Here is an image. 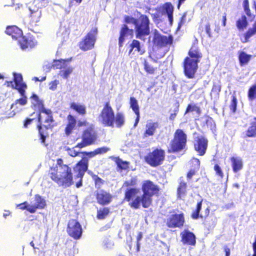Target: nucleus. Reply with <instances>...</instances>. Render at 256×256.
I'll use <instances>...</instances> for the list:
<instances>
[{
    "instance_id": "nucleus-1",
    "label": "nucleus",
    "mask_w": 256,
    "mask_h": 256,
    "mask_svg": "<svg viewBox=\"0 0 256 256\" xmlns=\"http://www.w3.org/2000/svg\"><path fill=\"white\" fill-rule=\"evenodd\" d=\"M32 105L37 108L40 112L38 114V122L40 125L38 126L39 133L40 135L42 142L44 143L45 140V136L42 132V126L46 129L51 128L53 120L52 116V112L49 110L46 109L42 102L40 100L38 96L34 94L31 97Z\"/></svg>"
},
{
    "instance_id": "nucleus-2",
    "label": "nucleus",
    "mask_w": 256,
    "mask_h": 256,
    "mask_svg": "<svg viewBox=\"0 0 256 256\" xmlns=\"http://www.w3.org/2000/svg\"><path fill=\"white\" fill-rule=\"evenodd\" d=\"M50 174L51 178L60 186L68 187L72 184L71 168L68 166L63 164L60 159L58 160L57 166L51 170Z\"/></svg>"
},
{
    "instance_id": "nucleus-3",
    "label": "nucleus",
    "mask_w": 256,
    "mask_h": 256,
    "mask_svg": "<svg viewBox=\"0 0 256 256\" xmlns=\"http://www.w3.org/2000/svg\"><path fill=\"white\" fill-rule=\"evenodd\" d=\"M68 60H55L54 61L53 64L50 66V64L45 65L44 66V70H49L50 67H54L56 68L60 69L59 72V75L64 79H68L70 74L73 72L74 68L69 64L68 62Z\"/></svg>"
},
{
    "instance_id": "nucleus-4",
    "label": "nucleus",
    "mask_w": 256,
    "mask_h": 256,
    "mask_svg": "<svg viewBox=\"0 0 256 256\" xmlns=\"http://www.w3.org/2000/svg\"><path fill=\"white\" fill-rule=\"evenodd\" d=\"M98 120L104 126H114V113L109 102L104 106L98 117Z\"/></svg>"
},
{
    "instance_id": "nucleus-5",
    "label": "nucleus",
    "mask_w": 256,
    "mask_h": 256,
    "mask_svg": "<svg viewBox=\"0 0 256 256\" xmlns=\"http://www.w3.org/2000/svg\"><path fill=\"white\" fill-rule=\"evenodd\" d=\"M142 190L143 192V194L142 196V206L146 208L151 204L152 196L158 192V189L152 182L150 181H146L142 185Z\"/></svg>"
},
{
    "instance_id": "nucleus-6",
    "label": "nucleus",
    "mask_w": 256,
    "mask_h": 256,
    "mask_svg": "<svg viewBox=\"0 0 256 256\" xmlns=\"http://www.w3.org/2000/svg\"><path fill=\"white\" fill-rule=\"evenodd\" d=\"M149 24L150 20L148 16L141 15L135 26L136 38L145 40V37L149 35L150 32Z\"/></svg>"
},
{
    "instance_id": "nucleus-7",
    "label": "nucleus",
    "mask_w": 256,
    "mask_h": 256,
    "mask_svg": "<svg viewBox=\"0 0 256 256\" xmlns=\"http://www.w3.org/2000/svg\"><path fill=\"white\" fill-rule=\"evenodd\" d=\"M81 154H86L88 157H82V160L78 164L75 168L76 170L79 171L77 177L80 178V182L76 184L77 188H80L82 185V178L88 168V158H92L97 155L96 150L90 152H82Z\"/></svg>"
},
{
    "instance_id": "nucleus-8",
    "label": "nucleus",
    "mask_w": 256,
    "mask_h": 256,
    "mask_svg": "<svg viewBox=\"0 0 256 256\" xmlns=\"http://www.w3.org/2000/svg\"><path fill=\"white\" fill-rule=\"evenodd\" d=\"M125 199L131 202H130V206L134 208H138L140 207V204H142V198L140 194V190L136 188L128 189L125 192Z\"/></svg>"
},
{
    "instance_id": "nucleus-9",
    "label": "nucleus",
    "mask_w": 256,
    "mask_h": 256,
    "mask_svg": "<svg viewBox=\"0 0 256 256\" xmlns=\"http://www.w3.org/2000/svg\"><path fill=\"white\" fill-rule=\"evenodd\" d=\"M186 135L182 130H178L174 134V140L172 142L171 150L172 152H178L186 146Z\"/></svg>"
},
{
    "instance_id": "nucleus-10",
    "label": "nucleus",
    "mask_w": 256,
    "mask_h": 256,
    "mask_svg": "<svg viewBox=\"0 0 256 256\" xmlns=\"http://www.w3.org/2000/svg\"><path fill=\"white\" fill-rule=\"evenodd\" d=\"M164 158V152L162 150H156L150 153L146 157V160L152 166H157L161 164Z\"/></svg>"
},
{
    "instance_id": "nucleus-11",
    "label": "nucleus",
    "mask_w": 256,
    "mask_h": 256,
    "mask_svg": "<svg viewBox=\"0 0 256 256\" xmlns=\"http://www.w3.org/2000/svg\"><path fill=\"white\" fill-rule=\"evenodd\" d=\"M98 30L94 28L88 33L85 39L80 44V48L84 50H87L92 48L96 40V36Z\"/></svg>"
},
{
    "instance_id": "nucleus-12",
    "label": "nucleus",
    "mask_w": 256,
    "mask_h": 256,
    "mask_svg": "<svg viewBox=\"0 0 256 256\" xmlns=\"http://www.w3.org/2000/svg\"><path fill=\"white\" fill-rule=\"evenodd\" d=\"M68 232L74 239H79L82 234V228L80 224L76 220H71L68 223Z\"/></svg>"
},
{
    "instance_id": "nucleus-13",
    "label": "nucleus",
    "mask_w": 256,
    "mask_h": 256,
    "mask_svg": "<svg viewBox=\"0 0 256 256\" xmlns=\"http://www.w3.org/2000/svg\"><path fill=\"white\" fill-rule=\"evenodd\" d=\"M192 58H186L184 63V72L185 75L188 78L194 77L198 68V63Z\"/></svg>"
},
{
    "instance_id": "nucleus-14",
    "label": "nucleus",
    "mask_w": 256,
    "mask_h": 256,
    "mask_svg": "<svg viewBox=\"0 0 256 256\" xmlns=\"http://www.w3.org/2000/svg\"><path fill=\"white\" fill-rule=\"evenodd\" d=\"M96 139L95 132L92 128L86 130L82 136V142L78 144V146L82 148L93 144Z\"/></svg>"
},
{
    "instance_id": "nucleus-15",
    "label": "nucleus",
    "mask_w": 256,
    "mask_h": 256,
    "mask_svg": "<svg viewBox=\"0 0 256 256\" xmlns=\"http://www.w3.org/2000/svg\"><path fill=\"white\" fill-rule=\"evenodd\" d=\"M153 42L156 46L162 48L172 42V39L170 37H167L160 34L156 30L154 32Z\"/></svg>"
},
{
    "instance_id": "nucleus-16",
    "label": "nucleus",
    "mask_w": 256,
    "mask_h": 256,
    "mask_svg": "<svg viewBox=\"0 0 256 256\" xmlns=\"http://www.w3.org/2000/svg\"><path fill=\"white\" fill-rule=\"evenodd\" d=\"M184 218L182 214H174L168 218L166 224L170 228H180L184 225Z\"/></svg>"
},
{
    "instance_id": "nucleus-17",
    "label": "nucleus",
    "mask_w": 256,
    "mask_h": 256,
    "mask_svg": "<svg viewBox=\"0 0 256 256\" xmlns=\"http://www.w3.org/2000/svg\"><path fill=\"white\" fill-rule=\"evenodd\" d=\"M30 11L29 18L31 24H36L40 21L42 16V10L40 8H38L35 5L28 8Z\"/></svg>"
},
{
    "instance_id": "nucleus-18",
    "label": "nucleus",
    "mask_w": 256,
    "mask_h": 256,
    "mask_svg": "<svg viewBox=\"0 0 256 256\" xmlns=\"http://www.w3.org/2000/svg\"><path fill=\"white\" fill-rule=\"evenodd\" d=\"M194 148L200 156L204 155L207 148L208 140L202 136H198L196 138Z\"/></svg>"
},
{
    "instance_id": "nucleus-19",
    "label": "nucleus",
    "mask_w": 256,
    "mask_h": 256,
    "mask_svg": "<svg viewBox=\"0 0 256 256\" xmlns=\"http://www.w3.org/2000/svg\"><path fill=\"white\" fill-rule=\"evenodd\" d=\"M34 198V201L31 202L30 207L28 208L30 213L35 212L37 209L44 208L46 206V200L39 195H36Z\"/></svg>"
},
{
    "instance_id": "nucleus-20",
    "label": "nucleus",
    "mask_w": 256,
    "mask_h": 256,
    "mask_svg": "<svg viewBox=\"0 0 256 256\" xmlns=\"http://www.w3.org/2000/svg\"><path fill=\"white\" fill-rule=\"evenodd\" d=\"M158 128V124L157 122H148L146 125L144 136L147 138L154 136Z\"/></svg>"
},
{
    "instance_id": "nucleus-21",
    "label": "nucleus",
    "mask_w": 256,
    "mask_h": 256,
    "mask_svg": "<svg viewBox=\"0 0 256 256\" xmlns=\"http://www.w3.org/2000/svg\"><path fill=\"white\" fill-rule=\"evenodd\" d=\"M14 77L16 88L18 90L20 94L23 96L25 92L24 89L26 88V86L22 82V76L20 74L14 73Z\"/></svg>"
},
{
    "instance_id": "nucleus-22",
    "label": "nucleus",
    "mask_w": 256,
    "mask_h": 256,
    "mask_svg": "<svg viewBox=\"0 0 256 256\" xmlns=\"http://www.w3.org/2000/svg\"><path fill=\"white\" fill-rule=\"evenodd\" d=\"M182 242L184 244L194 245L196 244L195 236L188 230H184L181 233Z\"/></svg>"
},
{
    "instance_id": "nucleus-23",
    "label": "nucleus",
    "mask_w": 256,
    "mask_h": 256,
    "mask_svg": "<svg viewBox=\"0 0 256 256\" xmlns=\"http://www.w3.org/2000/svg\"><path fill=\"white\" fill-rule=\"evenodd\" d=\"M97 200L98 203L101 204H108L111 200L110 195L107 192L100 190L97 194Z\"/></svg>"
},
{
    "instance_id": "nucleus-24",
    "label": "nucleus",
    "mask_w": 256,
    "mask_h": 256,
    "mask_svg": "<svg viewBox=\"0 0 256 256\" xmlns=\"http://www.w3.org/2000/svg\"><path fill=\"white\" fill-rule=\"evenodd\" d=\"M6 32L8 34L11 36L12 38L16 40H18L22 35V30L14 26H8Z\"/></svg>"
},
{
    "instance_id": "nucleus-25",
    "label": "nucleus",
    "mask_w": 256,
    "mask_h": 256,
    "mask_svg": "<svg viewBox=\"0 0 256 256\" xmlns=\"http://www.w3.org/2000/svg\"><path fill=\"white\" fill-rule=\"evenodd\" d=\"M18 43L22 50H24L28 48H32L36 44V42L32 39H27L24 36H21L18 38Z\"/></svg>"
},
{
    "instance_id": "nucleus-26",
    "label": "nucleus",
    "mask_w": 256,
    "mask_h": 256,
    "mask_svg": "<svg viewBox=\"0 0 256 256\" xmlns=\"http://www.w3.org/2000/svg\"><path fill=\"white\" fill-rule=\"evenodd\" d=\"M163 14L168 16L170 25L173 22L174 6L170 3H166L162 6Z\"/></svg>"
},
{
    "instance_id": "nucleus-27",
    "label": "nucleus",
    "mask_w": 256,
    "mask_h": 256,
    "mask_svg": "<svg viewBox=\"0 0 256 256\" xmlns=\"http://www.w3.org/2000/svg\"><path fill=\"white\" fill-rule=\"evenodd\" d=\"M133 30L129 29L126 25H124L120 30V36L119 38L120 46H122L126 37L129 35H132Z\"/></svg>"
},
{
    "instance_id": "nucleus-28",
    "label": "nucleus",
    "mask_w": 256,
    "mask_h": 256,
    "mask_svg": "<svg viewBox=\"0 0 256 256\" xmlns=\"http://www.w3.org/2000/svg\"><path fill=\"white\" fill-rule=\"evenodd\" d=\"M232 166L234 172L236 173L240 170L243 167L242 160L239 157H232L230 158Z\"/></svg>"
},
{
    "instance_id": "nucleus-29",
    "label": "nucleus",
    "mask_w": 256,
    "mask_h": 256,
    "mask_svg": "<svg viewBox=\"0 0 256 256\" xmlns=\"http://www.w3.org/2000/svg\"><path fill=\"white\" fill-rule=\"evenodd\" d=\"M130 108L132 109L133 111L136 115L135 124H134V126L136 127L137 126L140 120V112L138 102L134 98H130Z\"/></svg>"
},
{
    "instance_id": "nucleus-30",
    "label": "nucleus",
    "mask_w": 256,
    "mask_h": 256,
    "mask_svg": "<svg viewBox=\"0 0 256 256\" xmlns=\"http://www.w3.org/2000/svg\"><path fill=\"white\" fill-rule=\"evenodd\" d=\"M67 120L68 123L66 128V134L68 136L72 133L75 128L76 122L74 117L70 114L68 116Z\"/></svg>"
},
{
    "instance_id": "nucleus-31",
    "label": "nucleus",
    "mask_w": 256,
    "mask_h": 256,
    "mask_svg": "<svg viewBox=\"0 0 256 256\" xmlns=\"http://www.w3.org/2000/svg\"><path fill=\"white\" fill-rule=\"evenodd\" d=\"M188 54L190 57H187L186 58H192L198 62H199L200 58L202 57L201 54L200 52L196 46H192L191 48L189 51Z\"/></svg>"
},
{
    "instance_id": "nucleus-32",
    "label": "nucleus",
    "mask_w": 256,
    "mask_h": 256,
    "mask_svg": "<svg viewBox=\"0 0 256 256\" xmlns=\"http://www.w3.org/2000/svg\"><path fill=\"white\" fill-rule=\"evenodd\" d=\"M70 108L80 114L84 115L86 114V108L84 104L80 103L72 102L70 104Z\"/></svg>"
},
{
    "instance_id": "nucleus-33",
    "label": "nucleus",
    "mask_w": 256,
    "mask_h": 256,
    "mask_svg": "<svg viewBox=\"0 0 256 256\" xmlns=\"http://www.w3.org/2000/svg\"><path fill=\"white\" fill-rule=\"evenodd\" d=\"M11 109L12 111L7 114L5 116L2 118H10L14 116L16 113L20 112L22 110V106L14 102L11 106Z\"/></svg>"
},
{
    "instance_id": "nucleus-34",
    "label": "nucleus",
    "mask_w": 256,
    "mask_h": 256,
    "mask_svg": "<svg viewBox=\"0 0 256 256\" xmlns=\"http://www.w3.org/2000/svg\"><path fill=\"white\" fill-rule=\"evenodd\" d=\"M256 34V22H254L252 28H250L244 34V38L241 39L242 42H246L248 39Z\"/></svg>"
},
{
    "instance_id": "nucleus-35",
    "label": "nucleus",
    "mask_w": 256,
    "mask_h": 256,
    "mask_svg": "<svg viewBox=\"0 0 256 256\" xmlns=\"http://www.w3.org/2000/svg\"><path fill=\"white\" fill-rule=\"evenodd\" d=\"M246 136L248 137L256 136V118L251 122V126L247 130Z\"/></svg>"
},
{
    "instance_id": "nucleus-36",
    "label": "nucleus",
    "mask_w": 256,
    "mask_h": 256,
    "mask_svg": "<svg viewBox=\"0 0 256 256\" xmlns=\"http://www.w3.org/2000/svg\"><path fill=\"white\" fill-rule=\"evenodd\" d=\"M252 57L251 55L246 54L245 52H240L238 58L241 65L247 64Z\"/></svg>"
},
{
    "instance_id": "nucleus-37",
    "label": "nucleus",
    "mask_w": 256,
    "mask_h": 256,
    "mask_svg": "<svg viewBox=\"0 0 256 256\" xmlns=\"http://www.w3.org/2000/svg\"><path fill=\"white\" fill-rule=\"evenodd\" d=\"M114 123L117 127L122 126L124 123V116L121 112H118L114 116Z\"/></svg>"
},
{
    "instance_id": "nucleus-38",
    "label": "nucleus",
    "mask_w": 256,
    "mask_h": 256,
    "mask_svg": "<svg viewBox=\"0 0 256 256\" xmlns=\"http://www.w3.org/2000/svg\"><path fill=\"white\" fill-rule=\"evenodd\" d=\"M248 26V22L246 16H243L236 22V26L240 30H242Z\"/></svg>"
},
{
    "instance_id": "nucleus-39",
    "label": "nucleus",
    "mask_w": 256,
    "mask_h": 256,
    "mask_svg": "<svg viewBox=\"0 0 256 256\" xmlns=\"http://www.w3.org/2000/svg\"><path fill=\"white\" fill-rule=\"evenodd\" d=\"M131 48L129 52V54H130L133 50L136 48L135 50H137L140 54H142L144 51L141 49L140 42L137 40H133L132 43L130 44Z\"/></svg>"
},
{
    "instance_id": "nucleus-40",
    "label": "nucleus",
    "mask_w": 256,
    "mask_h": 256,
    "mask_svg": "<svg viewBox=\"0 0 256 256\" xmlns=\"http://www.w3.org/2000/svg\"><path fill=\"white\" fill-rule=\"evenodd\" d=\"M64 150L68 152V154L71 156L74 157L78 156L81 152L78 150L77 148H80L78 146V144L72 148H70L68 146L64 147Z\"/></svg>"
},
{
    "instance_id": "nucleus-41",
    "label": "nucleus",
    "mask_w": 256,
    "mask_h": 256,
    "mask_svg": "<svg viewBox=\"0 0 256 256\" xmlns=\"http://www.w3.org/2000/svg\"><path fill=\"white\" fill-rule=\"evenodd\" d=\"M116 162L118 168L122 170H126L129 167V162L126 161H123L122 160L118 158Z\"/></svg>"
},
{
    "instance_id": "nucleus-42",
    "label": "nucleus",
    "mask_w": 256,
    "mask_h": 256,
    "mask_svg": "<svg viewBox=\"0 0 256 256\" xmlns=\"http://www.w3.org/2000/svg\"><path fill=\"white\" fill-rule=\"evenodd\" d=\"M109 210L108 208L100 209L98 211L97 218L98 219H104L108 214Z\"/></svg>"
},
{
    "instance_id": "nucleus-43",
    "label": "nucleus",
    "mask_w": 256,
    "mask_h": 256,
    "mask_svg": "<svg viewBox=\"0 0 256 256\" xmlns=\"http://www.w3.org/2000/svg\"><path fill=\"white\" fill-rule=\"evenodd\" d=\"M49 4L48 0H34V4L38 8H40V9L42 8L46 7Z\"/></svg>"
},
{
    "instance_id": "nucleus-44",
    "label": "nucleus",
    "mask_w": 256,
    "mask_h": 256,
    "mask_svg": "<svg viewBox=\"0 0 256 256\" xmlns=\"http://www.w3.org/2000/svg\"><path fill=\"white\" fill-rule=\"evenodd\" d=\"M192 112H196V113L200 114V110L195 104H189L186 108L185 114Z\"/></svg>"
},
{
    "instance_id": "nucleus-45",
    "label": "nucleus",
    "mask_w": 256,
    "mask_h": 256,
    "mask_svg": "<svg viewBox=\"0 0 256 256\" xmlns=\"http://www.w3.org/2000/svg\"><path fill=\"white\" fill-rule=\"evenodd\" d=\"M137 182V178L136 177L132 178L130 180H128L125 182L124 183L123 186H134L136 185Z\"/></svg>"
},
{
    "instance_id": "nucleus-46",
    "label": "nucleus",
    "mask_w": 256,
    "mask_h": 256,
    "mask_svg": "<svg viewBox=\"0 0 256 256\" xmlns=\"http://www.w3.org/2000/svg\"><path fill=\"white\" fill-rule=\"evenodd\" d=\"M186 184L184 182H181L180 183V186L178 189V194L180 197L182 194H184L186 192Z\"/></svg>"
},
{
    "instance_id": "nucleus-47",
    "label": "nucleus",
    "mask_w": 256,
    "mask_h": 256,
    "mask_svg": "<svg viewBox=\"0 0 256 256\" xmlns=\"http://www.w3.org/2000/svg\"><path fill=\"white\" fill-rule=\"evenodd\" d=\"M202 208V202H200L197 204L196 209L195 212H194L192 215V217L194 219H197L199 216V212Z\"/></svg>"
},
{
    "instance_id": "nucleus-48",
    "label": "nucleus",
    "mask_w": 256,
    "mask_h": 256,
    "mask_svg": "<svg viewBox=\"0 0 256 256\" xmlns=\"http://www.w3.org/2000/svg\"><path fill=\"white\" fill-rule=\"evenodd\" d=\"M125 22L128 24H133L134 25V26H136V24L138 22V19H135L134 18L129 16H126L124 18Z\"/></svg>"
},
{
    "instance_id": "nucleus-49",
    "label": "nucleus",
    "mask_w": 256,
    "mask_h": 256,
    "mask_svg": "<svg viewBox=\"0 0 256 256\" xmlns=\"http://www.w3.org/2000/svg\"><path fill=\"white\" fill-rule=\"evenodd\" d=\"M237 100L235 96H232V99L230 105V108L233 112H234L236 109Z\"/></svg>"
},
{
    "instance_id": "nucleus-50",
    "label": "nucleus",
    "mask_w": 256,
    "mask_h": 256,
    "mask_svg": "<svg viewBox=\"0 0 256 256\" xmlns=\"http://www.w3.org/2000/svg\"><path fill=\"white\" fill-rule=\"evenodd\" d=\"M17 207H18L22 210H26L28 212V208L30 207V204H29L28 202H25L22 204H18Z\"/></svg>"
},
{
    "instance_id": "nucleus-51",
    "label": "nucleus",
    "mask_w": 256,
    "mask_h": 256,
    "mask_svg": "<svg viewBox=\"0 0 256 256\" xmlns=\"http://www.w3.org/2000/svg\"><path fill=\"white\" fill-rule=\"evenodd\" d=\"M21 96L22 97L21 98L16 100L15 102L22 106L25 105L26 104L27 100L26 96H24V94L23 96L22 94Z\"/></svg>"
},
{
    "instance_id": "nucleus-52",
    "label": "nucleus",
    "mask_w": 256,
    "mask_h": 256,
    "mask_svg": "<svg viewBox=\"0 0 256 256\" xmlns=\"http://www.w3.org/2000/svg\"><path fill=\"white\" fill-rule=\"evenodd\" d=\"M59 84V82L58 80H54L51 82L49 84V88L52 90H54L56 89L57 86Z\"/></svg>"
},
{
    "instance_id": "nucleus-53",
    "label": "nucleus",
    "mask_w": 256,
    "mask_h": 256,
    "mask_svg": "<svg viewBox=\"0 0 256 256\" xmlns=\"http://www.w3.org/2000/svg\"><path fill=\"white\" fill-rule=\"evenodd\" d=\"M144 70L149 74H152L154 72V70L150 65H149L146 62H144Z\"/></svg>"
},
{
    "instance_id": "nucleus-54",
    "label": "nucleus",
    "mask_w": 256,
    "mask_h": 256,
    "mask_svg": "<svg viewBox=\"0 0 256 256\" xmlns=\"http://www.w3.org/2000/svg\"><path fill=\"white\" fill-rule=\"evenodd\" d=\"M110 150V148L106 147H102L96 149V150L97 154H102Z\"/></svg>"
},
{
    "instance_id": "nucleus-55",
    "label": "nucleus",
    "mask_w": 256,
    "mask_h": 256,
    "mask_svg": "<svg viewBox=\"0 0 256 256\" xmlns=\"http://www.w3.org/2000/svg\"><path fill=\"white\" fill-rule=\"evenodd\" d=\"M214 169L216 172V174L220 176L221 178L223 177V173L222 171L218 165L216 164L214 166Z\"/></svg>"
},
{
    "instance_id": "nucleus-56",
    "label": "nucleus",
    "mask_w": 256,
    "mask_h": 256,
    "mask_svg": "<svg viewBox=\"0 0 256 256\" xmlns=\"http://www.w3.org/2000/svg\"><path fill=\"white\" fill-rule=\"evenodd\" d=\"M186 16V13L184 12V14L182 15V16L181 18L180 21L178 24V28H180L181 26L185 23Z\"/></svg>"
},
{
    "instance_id": "nucleus-57",
    "label": "nucleus",
    "mask_w": 256,
    "mask_h": 256,
    "mask_svg": "<svg viewBox=\"0 0 256 256\" xmlns=\"http://www.w3.org/2000/svg\"><path fill=\"white\" fill-rule=\"evenodd\" d=\"M206 32L208 35V36L210 38L211 37V31L210 28V25L209 24H208L206 25L205 27Z\"/></svg>"
},
{
    "instance_id": "nucleus-58",
    "label": "nucleus",
    "mask_w": 256,
    "mask_h": 256,
    "mask_svg": "<svg viewBox=\"0 0 256 256\" xmlns=\"http://www.w3.org/2000/svg\"><path fill=\"white\" fill-rule=\"evenodd\" d=\"M244 2V10H245V12H246V14L248 15H249V13L250 12V10L249 9L248 6V0H245Z\"/></svg>"
},
{
    "instance_id": "nucleus-59",
    "label": "nucleus",
    "mask_w": 256,
    "mask_h": 256,
    "mask_svg": "<svg viewBox=\"0 0 256 256\" xmlns=\"http://www.w3.org/2000/svg\"><path fill=\"white\" fill-rule=\"evenodd\" d=\"M196 171L194 170H191L187 174V178L189 179L191 178L192 176L195 174Z\"/></svg>"
},
{
    "instance_id": "nucleus-60",
    "label": "nucleus",
    "mask_w": 256,
    "mask_h": 256,
    "mask_svg": "<svg viewBox=\"0 0 256 256\" xmlns=\"http://www.w3.org/2000/svg\"><path fill=\"white\" fill-rule=\"evenodd\" d=\"M178 112V108H176L175 109V110H174V114H172L170 116V120H174L176 116V114H177V112Z\"/></svg>"
},
{
    "instance_id": "nucleus-61",
    "label": "nucleus",
    "mask_w": 256,
    "mask_h": 256,
    "mask_svg": "<svg viewBox=\"0 0 256 256\" xmlns=\"http://www.w3.org/2000/svg\"><path fill=\"white\" fill-rule=\"evenodd\" d=\"M142 234L141 233H140L138 236V238H137V240H138V243H137V251L138 252L139 251V250H140V244H138V242L142 239Z\"/></svg>"
},
{
    "instance_id": "nucleus-62",
    "label": "nucleus",
    "mask_w": 256,
    "mask_h": 256,
    "mask_svg": "<svg viewBox=\"0 0 256 256\" xmlns=\"http://www.w3.org/2000/svg\"><path fill=\"white\" fill-rule=\"evenodd\" d=\"M32 120V119H28V118L26 119L24 123V127L26 128H27L28 125L31 123Z\"/></svg>"
},
{
    "instance_id": "nucleus-63",
    "label": "nucleus",
    "mask_w": 256,
    "mask_h": 256,
    "mask_svg": "<svg viewBox=\"0 0 256 256\" xmlns=\"http://www.w3.org/2000/svg\"><path fill=\"white\" fill-rule=\"evenodd\" d=\"M224 250L226 252V256H230V249L228 246H224Z\"/></svg>"
},
{
    "instance_id": "nucleus-64",
    "label": "nucleus",
    "mask_w": 256,
    "mask_h": 256,
    "mask_svg": "<svg viewBox=\"0 0 256 256\" xmlns=\"http://www.w3.org/2000/svg\"><path fill=\"white\" fill-rule=\"evenodd\" d=\"M93 178L95 180L96 184H98V182H101L102 180L97 176L94 175Z\"/></svg>"
}]
</instances>
